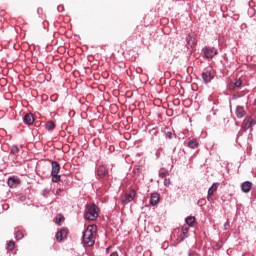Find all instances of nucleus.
<instances>
[{
	"instance_id": "3",
	"label": "nucleus",
	"mask_w": 256,
	"mask_h": 256,
	"mask_svg": "<svg viewBox=\"0 0 256 256\" xmlns=\"http://www.w3.org/2000/svg\"><path fill=\"white\" fill-rule=\"evenodd\" d=\"M215 55H217V49L211 47L204 48V56L206 59H213Z\"/></svg>"
},
{
	"instance_id": "9",
	"label": "nucleus",
	"mask_w": 256,
	"mask_h": 256,
	"mask_svg": "<svg viewBox=\"0 0 256 256\" xmlns=\"http://www.w3.org/2000/svg\"><path fill=\"white\" fill-rule=\"evenodd\" d=\"M23 121L26 125H33V123H35V118L32 113H28L24 116Z\"/></svg>"
},
{
	"instance_id": "31",
	"label": "nucleus",
	"mask_w": 256,
	"mask_h": 256,
	"mask_svg": "<svg viewBox=\"0 0 256 256\" xmlns=\"http://www.w3.org/2000/svg\"><path fill=\"white\" fill-rule=\"evenodd\" d=\"M110 256H119V254H117V252H113L110 254Z\"/></svg>"
},
{
	"instance_id": "4",
	"label": "nucleus",
	"mask_w": 256,
	"mask_h": 256,
	"mask_svg": "<svg viewBox=\"0 0 256 256\" xmlns=\"http://www.w3.org/2000/svg\"><path fill=\"white\" fill-rule=\"evenodd\" d=\"M135 190L130 191L128 194L125 195V198L122 199V203L124 205H127L128 203H131V201H133V199H135Z\"/></svg>"
},
{
	"instance_id": "22",
	"label": "nucleus",
	"mask_w": 256,
	"mask_h": 256,
	"mask_svg": "<svg viewBox=\"0 0 256 256\" xmlns=\"http://www.w3.org/2000/svg\"><path fill=\"white\" fill-rule=\"evenodd\" d=\"M53 183H59L61 181V175L59 174H51Z\"/></svg>"
},
{
	"instance_id": "29",
	"label": "nucleus",
	"mask_w": 256,
	"mask_h": 256,
	"mask_svg": "<svg viewBox=\"0 0 256 256\" xmlns=\"http://www.w3.org/2000/svg\"><path fill=\"white\" fill-rule=\"evenodd\" d=\"M171 183L170 179H165L164 180V185L167 187V185H169Z\"/></svg>"
},
{
	"instance_id": "21",
	"label": "nucleus",
	"mask_w": 256,
	"mask_h": 256,
	"mask_svg": "<svg viewBox=\"0 0 256 256\" xmlns=\"http://www.w3.org/2000/svg\"><path fill=\"white\" fill-rule=\"evenodd\" d=\"M46 129L47 131H53V129H55V123L49 121L46 123Z\"/></svg>"
},
{
	"instance_id": "10",
	"label": "nucleus",
	"mask_w": 256,
	"mask_h": 256,
	"mask_svg": "<svg viewBox=\"0 0 256 256\" xmlns=\"http://www.w3.org/2000/svg\"><path fill=\"white\" fill-rule=\"evenodd\" d=\"M159 199H160L159 193H157V192L152 193L150 196V205L155 207V205H157V203H159Z\"/></svg>"
},
{
	"instance_id": "33",
	"label": "nucleus",
	"mask_w": 256,
	"mask_h": 256,
	"mask_svg": "<svg viewBox=\"0 0 256 256\" xmlns=\"http://www.w3.org/2000/svg\"><path fill=\"white\" fill-rule=\"evenodd\" d=\"M59 191H61V189H58V190H57V194H59Z\"/></svg>"
},
{
	"instance_id": "14",
	"label": "nucleus",
	"mask_w": 256,
	"mask_h": 256,
	"mask_svg": "<svg viewBox=\"0 0 256 256\" xmlns=\"http://www.w3.org/2000/svg\"><path fill=\"white\" fill-rule=\"evenodd\" d=\"M255 123L253 122V118L248 117L244 120V127L245 129H250V127H253Z\"/></svg>"
},
{
	"instance_id": "6",
	"label": "nucleus",
	"mask_w": 256,
	"mask_h": 256,
	"mask_svg": "<svg viewBox=\"0 0 256 256\" xmlns=\"http://www.w3.org/2000/svg\"><path fill=\"white\" fill-rule=\"evenodd\" d=\"M251 189H253V183H251L249 181H245L241 184V191L243 193H249V191H251Z\"/></svg>"
},
{
	"instance_id": "17",
	"label": "nucleus",
	"mask_w": 256,
	"mask_h": 256,
	"mask_svg": "<svg viewBox=\"0 0 256 256\" xmlns=\"http://www.w3.org/2000/svg\"><path fill=\"white\" fill-rule=\"evenodd\" d=\"M188 147L190 149H197V147H199V142H197V139H192L188 142Z\"/></svg>"
},
{
	"instance_id": "15",
	"label": "nucleus",
	"mask_w": 256,
	"mask_h": 256,
	"mask_svg": "<svg viewBox=\"0 0 256 256\" xmlns=\"http://www.w3.org/2000/svg\"><path fill=\"white\" fill-rule=\"evenodd\" d=\"M97 174H98V176L101 177V179H103V177H105L107 175V168H105V166H100L98 168Z\"/></svg>"
},
{
	"instance_id": "11",
	"label": "nucleus",
	"mask_w": 256,
	"mask_h": 256,
	"mask_svg": "<svg viewBox=\"0 0 256 256\" xmlns=\"http://www.w3.org/2000/svg\"><path fill=\"white\" fill-rule=\"evenodd\" d=\"M202 79L204 83H211V81H213V74H211L209 71L203 72Z\"/></svg>"
},
{
	"instance_id": "18",
	"label": "nucleus",
	"mask_w": 256,
	"mask_h": 256,
	"mask_svg": "<svg viewBox=\"0 0 256 256\" xmlns=\"http://www.w3.org/2000/svg\"><path fill=\"white\" fill-rule=\"evenodd\" d=\"M217 191V184H212V186L208 189V201L211 199V195Z\"/></svg>"
},
{
	"instance_id": "16",
	"label": "nucleus",
	"mask_w": 256,
	"mask_h": 256,
	"mask_svg": "<svg viewBox=\"0 0 256 256\" xmlns=\"http://www.w3.org/2000/svg\"><path fill=\"white\" fill-rule=\"evenodd\" d=\"M195 217L194 216H189L185 219V223L187 226L189 227H193V225H195Z\"/></svg>"
},
{
	"instance_id": "26",
	"label": "nucleus",
	"mask_w": 256,
	"mask_h": 256,
	"mask_svg": "<svg viewBox=\"0 0 256 256\" xmlns=\"http://www.w3.org/2000/svg\"><path fill=\"white\" fill-rule=\"evenodd\" d=\"M241 85H243V82L241 81V79L235 80L234 86L241 87Z\"/></svg>"
},
{
	"instance_id": "30",
	"label": "nucleus",
	"mask_w": 256,
	"mask_h": 256,
	"mask_svg": "<svg viewBox=\"0 0 256 256\" xmlns=\"http://www.w3.org/2000/svg\"><path fill=\"white\" fill-rule=\"evenodd\" d=\"M229 228V220H227L224 224V229L227 230Z\"/></svg>"
},
{
	"instance_id": "13",
	"label": "nucleus",
	"mask_w": 256,
	"mask_h": 256,
	"mask_svg": "<svg viewBox=\"0 0 256 256\" xmlns=\"http://www.w3.org/2000/svg\"><path fill=\"white\" fill-rule=\"evenodd\" d=\"M7 183H8V187H11L13 189L17 187V185H19V180L15 177H10Z\"/></svg>"
},
{
	"instance_id": "7",
	"label": "nucleus",
	"mask_w": 256,
	"mask_h": 256,
	"mask_svg": "<svg viewBox=\"0 0 256 256\" xmlns=\"http://www.w3.org/2000/svg\"><path fill=\"white\" fill-rule=\"evenodd\" d=\"M236 117L238 119H243V117L247 114V112L245 111V108H243V106H236Z\"/></svg>"
},
{
	"instance_id": "24",
	"label": "nucleus",
	"mask_w": 256,
	"mask_h": 256,
	"mask_svg": "<svg viewBox=\"0 0 256 256\" xmlns=\"http://www.w3.org/2000/svg\"><path fill=\"white\" fill-rule=\"evenodd\" d=\"M23 237H24L23 232L17 231V232L15 233V239H16L17 241H21V239H23Z\"/></svg>"
},
{
	"instance_id": "25",
	"label": "nucleus",
	"mask_w": 256,
	"mask_h": 256,
	"mask_svg": "<svg viewBox=\"0 0 256 256\" xmlns=\"http://www.w3.org/2000/svg\"><path fill=\"white\" fill-rule=\"evenodd\" d=\"M17 153H19V147H17L16 145L12 146L11 154L12 155H17Z\"/></svg>"
},
{
	"instance_id": "1",
	"label": "nucleus",
	"mask_w": 256,
	"mask_h": 256,
	"mask_svg": "<svg viewBox=\"0 0 256 256\" xmlns=\"http://www.w3.org/2000/svg\"><path fill=\"white\" fill-rule=\"evenodd\" d=\"M97 237V225H88L84 230L81 238L83 247H93L95 245V238Z\"/></svg>"
},
{
	"instance_id": "12",
	"label": "nucleus",
	"mask_w": 256,
	"mask_h": 256,
	"mask_svg": "<svg viewBox=\"0 0 256 256\" xmlns=\"http://www.w3.org/2000/svg\"><path fill=\"white\" fill-rule=\"evenodd\" d=\"M59 171H61V166L56 161H53L51 175H59Z\"/></svg>"
},
{
	"instance_id": "23",
	"label": "nucleus",
	"mask_w": 256,
	"mask_h": 256,
	"mask_svg": "<svg viewBox=\"0 0 256 256\" xmlns=\"http://www.w3.org/2000/svg\"><path fill=\"white\" fill-rule=\"evenodd\" d=\"M6 249L8 251H13L15 249V241L11 240L8 244H7V247Z\"/></svg>"
},
{
	"instance_id": "19",
	"label": "nucleus",
	"mask_w": 256,
	"mask_h": 256,
	"mask_svg": "<svg viewBox=\"0 0 256 256\" xmlns=\"http://www.w3.org/2000/svg\"><path fill=\"white\" fill-rule=\"evenodd\" d=\"M188 233H189V226L187 225L182 226V234H181L182 240L187 239Z\"/></svg>"
},
{
	"instance_id": "28",
	"label": "nucleus",
	"mask_w": 256,
	"mask_h": 256,
	"mask_svg": "<svg viewBox=\"0 0 256 256\" xmlns=\"http://www.w3.org/2000/svg\"><path fill=\"white\" fill-rule=\"evenodd\" d=\"M166 137H167L168 139H172V138H173V132H167V133H166Z\"/></svg>"
},
{
	"instance_id": "27",
	"label": "nucleus",
	"mask_w": 256,
	"mask_h": 256,
	"mask_svg": "<svg viewBox=\"0 0 256 256\" xmlns=\"http://www.w3.org/2000/svg\"><path fill=\"white\" fill-rule=\"evenodd\" d=\"M159 177H161V179H165L167 177V173L165 172H160L159 173Z\"/></svg>"
},
{
	"instance_id": "8",
	"label": "nucleus",
	"mask_w": 256,
	"mask_h": 256,
	"mask_svg": "<svg viewBox=\"0 0 256 256\" xmlns=\"http://www.w3.org/2000/svg\"><path fill=\"white\" fill-rule=\"evenodd\" d=\"M65 237H67V231L65 229H61L56 233V241H58V243H61Z\"/></svg>"
},
{
	"instance_id": "20",
	"label": "nucleus",
	"mask_w": 256,
	"mask_h": 256,
	"mask_svg": "<svg viewBox=\"0 0 256 256\" xmlns=\"http://www.w3.org/2000/svg\"><path fill=\"white\" fill-rule=\"evenodd\" d=\"M65 217L62 214H58L55 218L56 225H61V221H64Z\"/></svg>"
},
{
	"instance_id": "5",
	"label": "nucleus",
	"mask_w": 256,
	"mask_h": 256,
	"mask_svg": "<svg viewBox=\"0 0 256 256\" xmlns=\"http://www.w3.org/2000/svg\"><path fill=\"white\" fill-rule=\"evenodd\" d=\"M195 43H197V40L195 39V37L188 35L186 37V47L187 49H193V47H195Z\"/></svg>"
},
{
	"instance_id": "2",
	"label": "nucleus",
	"mask_w": 256,
	"mask_h": 256,
	"mask_svg": "<svg viewBox=\"0 0 256 256\" xmlns=\"http://www.w3.org/2000/svg\"><path fill=\"white\" fill-rule=\"evenodd\" d=\"M99 217V207L95 204L86 205L84 219L87 221H95Z\"/></svg>"
},
{
	"instance_id": "32",
	"label": "nucleus",
	"mask_w": 256,
	"mask_h": 256,
	"mask_svg": "<svg viewBox=\"0 0 256 256\" xmlns=\"http://www.w3.org/2000/svg\"><path fill=\"white\" fill-rule=\"evenodd\" d=\"M189 256H197V253L192 252V253L189 254Z\"/></svg>"
}]
</instances>
